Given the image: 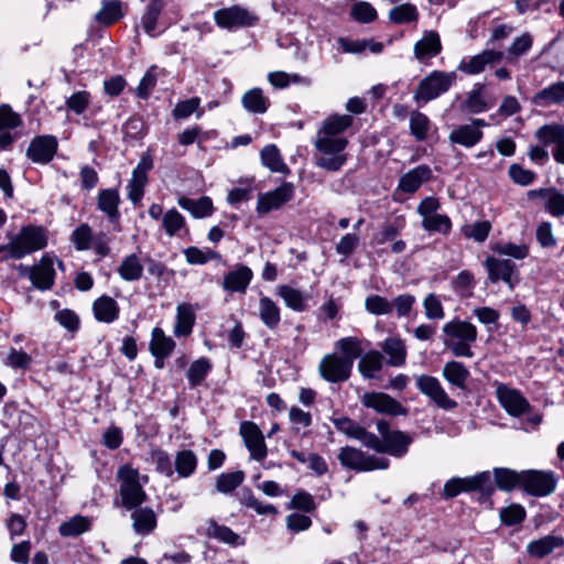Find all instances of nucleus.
Returning <instances> with one entry per match:
<instances>
[{
    "mask_svg": "<svg viewBox=\"0 0 564 564\" xmlns=\"http://www.w3.org/2000/svg\"><path fill=\"white\" fill-rule=\"evenodd\" d=\"M334 347L338 352L325 355L319 365L321 377L330 383H340L349 379L354 362L361 356V340L357 337H344L335 341Z\"/></svg>",
    "mask_w": 564,
    "mask_h": 564,
    "instance_id": "nucleus-1",
    "label": "nucleus"
},
{
    "mask_svg": "<svg viewBox=\"0 0 564 564\" xmlns=\"http://www.w3.org/2000/svg\"><path fill=\"white\" fill-rule=\"evenodd\" d=\"M442 333L443 345L453 356L464 358H471L474 356L471 346L478 337V332L474 324L454 318L443 325Z\"/></svg>",
    "mask_w": 564,
    "mask_h": 564,
    "instance_id": "nucleus-2",
    "label": "nucleus"
},
{
    "mask_svg": "<svg viewBox=\"0 0 564 564\" xmlns=\"http://www.w3.org/2000/svg\"><path fill=\"white\" fill-rule=\"evenodd\" d=\"M7 238L12 260H20L44 249L48 242V232L43 226L26 225L18 234H8Z\"/></svg>",
    "mask_w": 564,
    "mask_h": 564,
    "instance_id": "nucleus-3",
    "label": "nucleus"
},
{
    "mask_svg": "<svg viewBox=\"0 0 564 564\" xmlns=\"http://www.w3.org/2000/svg\"><path fill=\"white\" fill-rule=\"evenodd\" d=\"M323 128H319L314 141V145L319 153L315 164L328 172L339 171L347 161L345 149L348 145V139L344 135L329 133L328 143H323Z\"/></svg>",
    "mask_w": 564,
    "mask_h": 564,
    "instance_id": "nucleus-4",
    "label": "nucleus"
},
{
    "mask_svg": "<svg viewBox=\"0 0 564 564\" xmlns=\"http://www.w3.org/2000/svg\"><path fill=\"white\" fill-rule=\"evenodd\" d=\"M117 478L120 482V497L124 508L132 510L147 500L143 485L148 482V476L140 475L137 468L126 464L119 467Z\"/></svg>",
    "mask_w": 564,
    "mask_h": 564,
    "instance_id": "nucleus-5",
    "label": "nucleus"
},
{
    "mask_svg": "<svg viewBox=\"0 0 564 564\" xmlns=\"http://www.w3.org/2000/svg\"><path fill=\"white\" fill-rule=\"evenodd\" d=\"M70 241L77 251L93 250L100 259L110 253V237L108 234L104 231L95 234L88 224L77 226L70 235Z\"/></svg>",
    "mask_w": 564,
    "mask_h": 564,
    "instance_id": "nucleus-6",
    "label": "nucleus"
},
{
    "mask_svg": "<svg viewBox=\"0 0 564 564\" xmlns=\"http://www.w3.org/2000/svg\"><path fill=\"white\" fill-rule=\"evenodd\" d=\"M455 72L433 70L423 78L414 91L416 101L429 102L445 94L456 82Z\"/></svg>",
    "mask_w": 564,
    "mask_h": 564,
    "instance_id": "nucleus-7",
    "label": "nucleus"
},
{
    "mask_svg": "<svg viewBox=\"0 0 564 564\" xmlns=\"http://www.w3.org/2000/svg\"><path fill=\"white\" fill-rule=\"evenodd\" d=\"M338 460L341 466L357 471L386 469L389 466V459L384 456L368 455L362 451L350 446H346L340 449Z\"/></svg>",
    "mask_w": 564,
    "mask_h": 564,
    "instance_id": "nucleus-8",
    "label": "nucleus"
},
{
    "mask_svg": "<svg viewBox=\"0 0 564 564\" xmlns=\"http://www.w3.org/2000/svg\"><path fill=\"white\" fill-rule=\"evenodd\" d=\"M214 20L219 28L232 31L254 25L258 18L246 8L231 6L216 10Z\"/></svg>",
    "mask_w": 564,
    "mask_h": 564,
    "instance_id": "nucleus-9",
    "label": "nucleus"
},
{
    "mask_svg": "<svg viewBox=\"0 0 564 564\" xmlns=\"http://www.w3.org/2000/svg\"><path fill=\"white\" fill-rule=\"evenodd\" d=\"M480 491L488 494L492 490V481L488 471H482L473 477L452 478L444 486V496L453 498L460 492Z\"/></svg>",
    "mask_w": 564,
    "mask_h": 564,
    "instance_id": "nucleus-10",
    "label": "nucleus"
},
{
    "mask_svg": "<svg viewBox=\"0 0 564 564\" xmlns=\"http://www.w3.org/2000/svg\"><path fill=\"white\" fill-rule=\"evenodd\" d=\"M152 156L149 153H144L132 171V175L128 182L127 189L128 198L134 206H138L144 196V188L149 181L148 173L152 170Z\"/></svg>",
    "mask_w": 564,
    "mask_h": 564,
    "instance_id": "nucleus-11",
    "label": "nucleus"
},
{
    "mask_svg": "<svg viewBox=\"0 0 564 564\" xmlns=\"http://www.w3.org/2000/svg\"><path fill=\"white\" fill-rule=\"evenodd\" d=\"M485 267L492 283L503 281L510 290H513L520 281L518 268L510 259L487 257Z\"/></svg>",
    "mask_w": 564,
    "mask_h": 564,
    "instance_id": "nucleus-12",
    "label": "nucleus"
},
{
    "mask_svg": "<svg viewBox=\"0 0 564 564\" xmlns=\"http://www.w3.org/2000/svg\"><path fill=\"white\" fill-rule=\"evenodd\" d=\"M556 487V479L551 471L523 470L522 488L530 495L543 497L552 494Z\"/></svg>",
    "mask_w": 564,
    "mask_h": 564,
    "instance_id": "nucleus-13",
    "label": "nucleus"
},
{
    "mask_svg": "<svg viewBox=\"0 0 564 564\" xmlns=\"http://www.w3.org/2000/svg\"><path fill=\"white\" fill-rule=\"evenodd\" d=\"M416 388L421 393L426 395L438 408L444 410L454 409L457 403L448 397L438 379L427 375L416 377Z\"/></svg>",
    "mask_w": 564,
    "mask_h": 564,
    "instance_id": "nucleus-14",
    "label": "nucleus"
},
{
    "mask_svg": "<svg viewBox=\"0 0 564 564\" xmlns=\"http://www.w3.org/2000/svg\"><path fill=\"white\" fill-rule=\"evenodd\" d=\"M360 401L364 406L372 409L380 414L399 416L408 413L406 408L383 392H366L362 394Z\"/></svg>",
    "mask_w": 564,
    "mask_h": 564,
    "instance_id": "nucleus-15",
    "label": "nucleus"
},
{
    "mask_svg": "<svg viewBox=\"0 0 564 564\" xmlns=\"http://www.w3.org/2000/svg\"><path fill=\"white\" fill-rule=\"evenodd\" d=\"M294 196V185L284 182L273 191L260 194L257 202V212L260 215L270 213L271 210L280 208L285 203L290 202Z\"/></svg>",
    "mask_w": 564,
    "mask_h": 564,
    "instance_id": "nucleus-16",
    "label": "nucleus"
},
{
    "mask_svg": "<svg viewBox=\"0 0 564 564\" xmlns=\"http://www.w3.org/2000/svg\"><path fill=\"white\" fill-rule=\"evenodd\" d=\"M496 394L501 406L512 416H521L530 409V404L522 393L507 384L498 383Z\"/></svg>",
    "mask_w": 564,
    "mask_h": 564,
    "instance_id": "nucleus-17",
    "label": "nucleus"
},
{
    "mask_svg": "<svg viewBox=\"0 0 564 564\" xmlns=\"http://www.w3.org/2000/svg\"><path fill=\"white\" fill-rule=\"evenodd\" d=\"M239 432L251 458L258 462L263 460L268 455V449L259 426L253 422L245 421L240 424Z\"/></svg>",
    "mask_w": 564,
    "mask_h": 564,
    "instance_id": "nucleus-18",
    "label": "nucleus"
},
{
    "mask_svg": "<svg viewBox=\"0 0 564 564\" xmlns=\"http://www.w3.org/2000/svg\"><path fill=\"white\" fill-rule=\"evenodd\" d=\"M529 199L540 198L546 213L552 217L564 216V193L555 187H542L527 193Z\"/></svg>",
    "mask_w": 564,
    "mask_h": 564,
    "instance_id": "nucleus-19",
    "label": "nucleus"
},
{
    "mask_svg": "<svg viewBox=\"0 0 564 564\" xmlns=\"http://www.w3.org/2000/svg\"><path fill=\"white\" fill-rule=\"evenodd\" d=\"M173 0H149L141 17V26L150 36H156L165 30V24L159 20L161 12L172 3Z\"/></svg>",
    "mask_w": 564,
    "mask_h": 564,
    "instance_id": "nucleus-20",
    "label": "nucleus"
},
{
    "mask_svg": "<svg viewBox=\"0 0 564 564\" xmlns=\"http://www.w3.org/2000/svg\"><path fill=\"white\" fill-rule=\"evenodd\" d=\"M57 151V140L52 135L34 138L26 151L28 158L34 163H48Z\"/></svg>",
    "mask_w": 564,
    "mask_h": 564,
    "instance_id": "nucleus-21",
    "label": "nucleus"
},
{
    "mask_svg": "<svg viewBox=\"0 0 564 564\" xmlns=\"http://www.w3.org/2000/svg\"><path fill=\"white\" fill-rule=\"evenodd\" d=\"M502 57L503 53L500 51L485 50L477 55L464 58L459 63L458 69L468 75H477L485 70L487 66L500 62Z\"/></svg>",
    "mask_w": 564,
    "mask_h": 564,
    "instance_id": "nucleus-22",
    "label": "nucleus"
},
{
    "mask_svg": "<svg viewBox=\"0 0 564 564\" xmlns=\"http://www.w3.org/2000/svg\"><path fill=\"white\" fill-rule=\"evenodd\" d=\"M253 278L252 270L245 264H236L223 279L221 286L231 293H246Z\"/></svg>",
    "mask_w": 564,
    "mask_h": 564,
    "instance_id": "nucleus-23",
    "label": "nucleus"
},
{
    "mask_svg": "<svg viewBox=\"0 0 564 564\" xmlns=\"http://www.w3.org/2000/svg\"><path fill=\"white\" fill-rule=\"evenodd\" d=\"M30 280L40 290H50L55 280L54 258L50 254L42 257L40 262L30 269Z\"/></svg>",
    "mask_w": 564,
    "mask_h": 564,
    "instance_id": "nucleus-24",
    "label": "nucleus"
},
{
    "mask_svg": "<svg viewBox=\"0 0 564 564\" xmlns=\"http://www.w3.org/2000/svg\"><path fill=\"white\" fill-rule=\"evenodd\" d=\"M432 178V170L429 165H419L399 178L398 189L406 193L414 194L424 183Z\"/></svg>",
    "mask_w": 564,
    "mask_h": 564,
    "instance_id": "nucleus-25",
    "label": "nucleus"
},
{
    "mask_svg": "<svg viewBox=\"0 0 564 564\" xmlns=\"http://www.w3.org/2000/svg\"><path fill=\"white\" fill-rule=\"evenodd\" d=\"M494 105V99L487 95L484 84H476L474 88L467 94L466 99L462 105L465 112L477 115L485 112Z\"/></svg>",
    "mask_w": 564,
    "mask_h": 564,
    "instance_id": "nucleus-26",
    "label": "nucleus"
},
{
    "mask_svg": "<svg viewBox=\"0 0 564 564\" xmlns=\"http://www.w3.org/2000/svg\"><path fill=\"white\" fill-rule=\"evenodd\" d=\"M21 124L20 116L12 111L8 105L0 106V149H8L14 138L10 130L18 128Z\"/></svg>",
    "mask_w": 564,
    "mask_h": 564,
    "instance_id": "nucleus-27",
    "label": "nucleus"
},
{
    "mask_svg": "<svg viewBox=\"0 0 564 564\" xmlns=\"http://www.w3.org/2000/svg\"><path fill=\"white\" fill-rule=\"evenodd\" d=\"M482 137V130L478 129L476 126L465 123L454 128L448 135V140L452 144H459L469 149L477 145Z\"/></svg>",
    "mask_w": 564,
    "mask_h": 564,
    "instance_id": "nucleus-28",
    "label": "nucleus"
},
{
    "mask_svg": "<svg viewBox=\"0 0 564 564\" xmlns=\"http://www.w3.org/2000/svg\"><path fill=\"white\" fill-rule=\"evenodd\" d=\"M132 519V528L134 532L139 535L145 536L151 534L156 528V514L155 512L149 508L140 506L133 508L131 513Z\"/></svg>",
    "mask_w": 564,
    "mask_h": 564,
    "instance_id": "nucleus-29",
    "label": "nucleus"
},
{
    "mask_svg": "<svg viewBox=\"0 0 564 564\" xmlns=\"http://www.w3.org/2000/svg\"><path fill=\"white\" fill-rule=\"evenodd\" d=\"M532 102L542 108L564 104V80L552 83L542 88L533 96Z\"/></svg>",
    "mask_w": 564,
    "mask_h": 564,
    "instance_id": "nucleus-30",
    "label": "nucleus"
},
{
    "mask_svg": "<svg viewBox=\"0 0 564 564\" xmlns=\"http://www.w3.org/2000/svg\"><path fill=\"white\" fill-rule=\"evenodd\" d=\"M442 50L441 40L436 32H425L423 37L414 45L415 58L420 62H426L436 56Z\"/></svg>",
    "mask_w": 564,
    "mask_h": 564,
    "instance_id": "nucleus-31",
    "label": "nucleus"
},
{
    "mask_svg": "<svg viewBox=\"0 0 564 564\" xmlns=\"http://www.w3.org/2000/svg\"><path fill=\"white\" fill-rule=\"evenodd\" d=\"M202 533L209 539H215L229 545H241L243 543L239 534L226 525L218 524L213 519L206 521Z\"/></svg>",
    "mask_w": 564,
    "mask_h": 564,
    "instance_id": "nucleus-32",
    "label": "nucleus"
},
{
    "mask_svg": "<svg viewBox=\"0 0 564 564\" xmlns=\"http://www.w3.org/2000/svg\"><path fill=\"white\" fill-rule=\"evenodd\" d=\"M379 346L388 356L390 366L401 367L405 364L408 351L404 341L400 337H388Z\"/></svg>",
    "mask_w": 564,
    "mask_h": 564,
    "instance_id": "nucleus-33",
    "label": "nucleus"
},
{
    "mask_svg": "<svg viewBox=\"0 0 564 564\" xmlns=\"http://www.w3.org/2000/svg\"><path fill=\"white\" fill-rule=\"evenodd\" d=\"M411 442L412 438L406 433L392 431L391 434H386L382 440L381 454L388 453L394 457H402L408 453Z\"/></svg>",
    "mask_w": 564,
    "mask_h": 564,
    "instance_id": "nucleus-34",
    "label": "nucleus"
},
{
    "mask_svg": "<svg viewBox=\"0 0 564 564\" xmlns=\"http://www.w3.org/2000/svg\"><path fill=\"white\" fill-rule=\"evenodd\" d=\"M276 294L284 301L289 308L295 312H304L307 308L310 295L306 292L283 284L276 289Z\"/></svg>",
    "mask_w": 564,
    "mask_h": 564,
    "instance_id": "nucleus-35",
    "label": "nucleus"
},
{
    "mask_svg": "<svg viewBox=\"0 0 564 564\" xmlns=\"http://www.w3.org/2000/svg\"><path fill=\"white\" fill-rule=\"evenodd\" d=\"M563 545L564 539L562 536L550 534L531 541L527 545V552L533 557L542 558Z\"/></svg>",
    "mask_w": 564,
    "mask_h": 564,
    "instance_id": "nucleus-36",
    "label": "nucleus"
},
{
    "mask_svg": "<svg viewBox=\"0 0 564 564\" xmlns=\"http://www.w3.org/2000/svg\"><path fill=\"white\" fill-rule=\"evenodd\" d=\"M93 311L96 319L106 324L115 322L120 312L118 303L107 295H102L94 302Z\"/></svg>",
    "mask_w": 564,
    "mask_h": 564,
    "instance_id": "nucleus-37",
    "label": "nucleus"
},
{
    "mask_svg": "<svg viewBox=\"0 0 564 564\" xmlns=\"http://www.w3.org/2000/svg\"><path fill=\"white\" fill-rule=\"evenodd\" d=\"M181 208L187 210L194 218H206L214 213L213 200L208 196L193 199L182 196L177 200Z\"/></svg>",
    "mask_w": 564,
    "mask_h": 564,
    "instance_id": "nucleus-38",
    "label": "nucleus"
},
{
    "mask_svg": "<svg viewBox=\"0 0 564 564\" xmlns=\"http://www.w3.org/2000/svg\"><path fill=\"white\" fill-rule=\"evenodd\" d=\"M119 193L115 188L101 189L98 194V209L105 213L110 221H115L119 218Z\"/></svg>",
    "mask_w": 564,
    "mask_h": 564,
    "instance_id": "nucleus-39",
    "label": "nucleus"
},
{
    "mask_svg": "<svg viewBox=\"0 0 564 564\" xmlns=\"http://www.w3.org/2000/svg\"><path fill=\"white\" fill-rule=\"evenodd\" d=\"M195 324V313L191 304L182 303L176 308V323L174 334L177 337L187 336L192 333Z\"/></svg>",
    "mask_w": 564,
    "mask_h": 564,
    "instance_id": "nucleus-40",
    "label": "nucleus"
},
{
    "mask_svg": "<svg viewBox=\"0 0 564 564\" xmlns=\"http://www.w3.org/2000/svg\"><path fill=\"white\" fill-rule=\"evenodd\" d=\"M241 104L248 112L262 115L268 110L270 100L260 88H252L242 95Z\"/></svg>",
    "mask_w": 564,
    "mask_h": 564,
    "instance_id": "nucleus-41",
    "label": "nucleus"
},
{
    "mask_svg": "<svg viewBox=\"0 0 564 564\" xmlns=\"http://www.w3.org/2000/svg\"><path fill=\"white\" fill-rule=\"evenodd\" d=\"M258 310L261 322L269 329H275L281 321V313L278 304L268 296H261Z\"/></svg>",
    "mask_w": 564,
    "mask_h": 564,
    "instance_id": "nucleus-42",
    "label": "nucleus"
},
{
    "mask_svg": "<svg viewBox=\"0 0 564 564\" xmlns=\"http://www.w3.org/2000/svg\"><path fill=\"white\" fill-rule=\"evenodd\" d=\"M535 138L542 143L543 147L553 145V148H556L558 144L564 142V124H544L535 131Z\"/></svg>",
    "mask_w": 564,
    "mask_h": 564,
    "instance_id": "nucleus-43",
    "label": "nucleus"
},
{
    "mask_svg": "<svg viewBox=\"0 0 564 564\" xmlns=\"http://www.w3.org/2000/svg\"><path fill=\"white\" fill-rule=\"evenodd\" d=\"M118 274L123 281H139L143 274V265L140 258L135 254L126 256L118 267Z\"/></svg>",
    "mask_w": 564,
    "mask_h": 564,
    "instance_id": "nucleus-44",
    "label": "nucleus"
},
{
    "mask_svg": "<svg viewBox=\"0 0 564 564\" xmlns=\"http://www.w3.org/2000/svg\"><path fill=\"white\" fill-rule=\"evenodd\" d=\"M359 358L358 369L364 378H375L383 367V356L378 350H369Z\"/></svg>",
    "mask_w": 564,
    "mask_h": 564,
    "instance_id": "nucleus-45",
    "label": "nucleus"
},
{
    "mask_svg": "<svg viewBox=\"0 0 564 564\" xmlns=\"http://www.w3.org/2000/svg\"><path fill=\"white\" fill-rule=\"evenodd\" d=\"M198 459L196 454L191 449L178 451L174 459V471L180 478L191 477L197 468Z\"/></svg>",
    "mask_w": 564,
    "mask_h": 564,
    "instance_id": "nucleus-46",
    "label": "nucleus"
},
{
    "mask_svg": "<svg viewBox=\"0 0 564 564\" xmlns=\"http://www.w3.org/2000/svg\"><path fill=\"white\" fill-rule=\"evenodd\" d=\"M352 117L349 115H332L328 116L322 123L323 128V143H326V140L329 133L344 135V132L351 127L352 124ZM329 141H327L328 143Z\"/></svg>",
    "mask_w": 564,
    "mask_h": 564,
    "instance_id": "nucleus-47",
    "label": "nucleus"
},
{
    "mask_svg": "<svg viewBox=\"0 0 564 564\" xmlns=\"http://www.w3.org/2000/svg\"><path fill=\"white\" fill-rule=\"evenodd\" d=\"M469 370L459 361H448L443 368L444 378L454 387L464 389L469 378Z\"/></svg>",
    "mask_w": 564,
    "mask_h": 564,
    "instance_id": "nucleus-48",
    "label": "nucleus"
},
{
    "mask_svg": "<svg viewBox=\"0 0 564 564\" xmlns=\"http://www.w3.org/2000/svg\"><path fill=\"white\" fill-rule=\"evenodd\" d=\"M260 158L262 164L273 173H289V167L283 162L279 149L274 144L265 145L261 152Z\"/></svg>",
    "mask_w": 564,
    "mask_h": 564,
    "instance_id": "nucleus-49",
    "label": "nucleus"
},
{
    "mask_svg": "<svg viewBox=\"0 0 564 564\" xmlns=\"http://www.w3.org/2000/svg\"><path fill=\"white\" fill-rule=\"evenodd\" d=\"M175 348V341L166 336L163 329L155 327L152 330L150 350L153 356H170Z\"/></svg>",
    "mask_w": 564,
    "mask_h": 564,
    "instance_id": "nucleus-50",
    "label": "nucleus"
},
{
    "mask_svg": "<svg viewBox=\"0 0 564 564\" xmlns=\"http://www.w3.org/2000/svg\"><path fill=\"white\" fill-rule=\"evenodd\" d=\"M90 527L91 520L87 517L78 514L63 522L58 528V532L62 536L65 538L78 536L89 531Z\"/></svg>",
    "mask_w": 564,
    "mask_h": 564,
    "instance_id": "nucleus-51",
    "label": "nucleus"
},
{
    "mask_svg": "<svg viewBox=\"0 0 564 564\" xmlns=\"http://www.w3.org/2000/svg\"><path fill=\"white\" fill-rule=\"evenodd\" d=\"M212 367L210 360L206 357L193 361L186 373L189 386L193 388L200 386L210 372Z\"/></svg>",
    "mask_w": 564,
    "mask_h": 564,
    "instance_id": "nucleus-52",
    "label": "nucleus"
},
{
    "mask_svg": "<svg viewBox=\"0 0 564 564\" xmlns=\"http://www.w3.org/2000/svg\"><path fill=\"white\" fill-rule=\"evenodd\" d=\"M432 122L429 117L420 111H412L410 115L411 134L416 141H424L432 129Z\"/></svg>",
    "mask_w": 564,
    "mask_h": 564,
    "instance_id": "nucleus-53",
    "label": "nucleus"
},
{
    "mask_svg": "<svg viewBox=\"0 0 564 564\" xmlns=\"http://www.w3.org/2000/svg\"><path fill=\"white\" fill-rule=\"evenodd\" d=\"M122 17L121 3L116 0H102L101 9L96 13V21L110 25Z\"/></svg>",
    "mask_w": 564,
    "mask_h": 564,
    "instance_id": "nucleus-54",
    "label": "nucleus"
},
{
    "mask_svg": "<svg viewBox=\"0 0 564 564\" xmlns=\"http://www.w3.org/2000/svg\"><path fill=\"white\" fill-rule=\"evenodd\" d=\"M495 480L502 490H511L516 487L522 488V471L518 473L509 468H496Z\"/></svg>",
    "mask_w": 564,
    "mask_h": 564,
    "instance_id": "nucleus-55",
    "label": "nucleus"
},
{
    "mask_svg": "<svg viewBox=\"0 0 564 564\" xmlns=\"http://www.w3.org/2000/svg\"><path fill=\"white\" fill-rule=\"evenodd\" d=\"M245 480V473L241 470L223 473L216 479V489L221 494H230Z\"/></svg>",
    "mask_w": 564,
    "mask_h": 564,
    "instance_id": "nucleus-56",
    "label": "nucleus"
},
{
    "mask_svg": "<svg viewBox=\"0 0 564 564\" xmlns=\"http://www.w3.org/2000/svg\"><path fill=\"white\" fill-rule=\"evenodd\" d=\"M185 225L184 216L175 208L169 209L162 217V226L170 237L178 235Z\"/></svg>",
    "mask_w": 564,
    "mask_h": 564,
    "instance_id": "nucleus-57",
    "label": "nucleus"
},
{
    "mask_svg": "<svg viewBox=\"0 0 564 564\" xmlns=\"http://www.w3.org/2000/svg\"><path fill=\"white\" fill-rule=\"evenodd\" d=\"M183 253L186 259V262L189 264L203 265L210 260L221 259L220 253L210 249L203 250L197 247H188L183 251Z\"/></svg>",
    "mask_w": 564,
    "mask_h": 564,
    "instance_id": "nucleus-58",
    "label": "nucleus"
},
{
    "mask_svg": "<svg viewBox=\"0 0 564 564\" xmlns=\"http://www.w3.org/2000/svg\"><path fill=\"white\" fill-rule=\"evenodd\" d=\"M422 227L430 232L448 235L452 229V221L448 216L435 213L422 219Z\"/></svg>",
    "mask_w": 564,
    "mask_h": 564,
    "instance_id": "nucleus-59",
    "label": "nucleus"
},
{
    "mask_svg": "<svg viewBox=\"0 0 564 564\" xmlns=\"http://www.w3.org/2000/svg\"><path fill=\"white\" fill-rule=\"evenodd\" d=\"M391 301L381 295H369L365 300V308L372 315H388L392 313Z\"/></svg>",
    "mask_w": 564,
    "mask_h": 564,
    "instance_id": "nucleus-60",
    "label": "nucleus"
},
{
    "mask_svg": "<svg viewBox=\"0 0 564 564\" xmlns=\"http://www.w3.org/2000/svg\"><path fill=\"white\" fill-rule=\"evenodd\" d=\"M389 18L398 24L409 23L417 19V10L415 6L410 3L397 6L390 10Z\"/></svg>",
    "mask_w": 564,
    "mask_h": 564,
    "instance_id": "nucleus-61",
    "label": "nucleus"
},
{
    "mask_svg": "<svg viewBox=\"0 0 564 564\" xmlns=\"http://www.w3.org/2000/svg\"><path fill=\"white\" fill-rule=\"evenodd\" d=\"M535 239L542 248L551 249L557 243L550 221H541L535 229Z\"/></svg>",
    "mask_w": 564,
    "mask_h": 564,
    "instance_id": "nucleus-62",
    "label": "nucleus"
},
{
    "mask_svg": "<svg viewBox=\"0 0 564 564\" xmlns=\"http://www.w3.org/2000/svg\"><path fill=\"white\" fill-rule=\"evenodd\" d=\"M162 73L156 66H151L142 77L139 86L137 87V95L147 99L156 84L159 74Z\"/></svg>",
    "mask_w": 564,
    "mask_h": 564,
    "instance_id": "nucleus-63",
    "label": "nucleus"
},
{
    "mask_svg": "<svg viewBox=\"0 0 564 564\" xmlns=\"http://www.w3.org/2000/svg\"><path fill=\"white\" fill-rule=\"evenodd\" d=\"M90 104V94L86 90H78L66 99V107L69 111L82 115Z\"/></svg>",
    "mask_w": 564,
    "mask_h": 564,
    "instance_id": "nucleus-64",
    "label": "nucleus"
}]
</instances>
